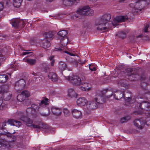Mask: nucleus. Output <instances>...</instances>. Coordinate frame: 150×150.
<instances>
[{"instance_id":"2f4dec72","label":"nucleus","mask_w":150,"mask_h":150,"mask_svg":"<svg viewBox=\"0 0 150 150\" xmlns=\"http://www.w3.org/2000/svg\"><path fill=\"white\" fill-rule=\"evenodd\" d=\"M7 51V50L6 47H4L0 51V59L2 60H4L5 58L4 56L6 54Z\"/></svg>"},{"instance_id":"6e6552de","label":"nucleus","mask_w":150,"mask_h":150,"mask_svg":"<svg viewBox=\"0 0 150 150\" xmlns=\"http://www.w3.org/2000/svg\"><path fill=\"white\" fill-rule=\"evenodd\" d=\"M99 105L97 101H95L94 98L93 100H91L89 101V105H87V107H88V111L89 110L96 109H97Z\"/></svg>"},{"instance_id":"49530a36","label":"nucleus","mask_w":150,"mask_h":150,"mask_svg":"<svg viewBox=\"0 0 150 150\" xmlns=\"http://www.w3.org/2000/svg\"><path fill=\"white\" fill-rule=\"evenodd\" d=\"M129 6L132 8V11L134 13H138L140 12L139 9H137V7L135 6V4L134 5L132 3L129 4Z\"/></svg>"},{"instance_id":"603ef678","label":"nucleus","mask_w":150,"mask_h":150,"mask_svg":"<svg viewBox=\"0 0 150 150\" xmlns=\"http://www.w3.org/2000/svg\"><path fill=\"white\" fill-rule=\"evenodd\" d=\"M25 96H23L21 93L20 94L18 95L17 96V99L20 102L22 101L23 100H25Z\"/></svg>"},{"instance_id":"338daca9","label":"nucleus","mask_w":150,"mask_h":150,"mask_svg":"<svg viewBox=\"0 0 150 150\" xmlns=\"http://www.w3.org/2000/svg\"><path fill=\"white\" fill-rule=\"evenodd\" d=\"M4 4H5V6L6 8L8 7L10 5V3L9 1H5L4 2Z\"/></svg>"},{"instance_id":"39448f33","label":"nucleus","mask_w":150,"mask_h":150,"mask_svg":"<svg viewBox=\"0 0 150 150\" xmlns=\"http://www.w3.org/2000/svg\"><path fill=\"white\" fill-rule=\"evenodd\" d=\"M11 23L12 26L16 28L18 27L23 28L25 25V23L23 20L18 19L13 20L11 21Z\"/></svg>"},{"instance_id":"b1692460","label":"nucleus","mask_w":150,"mask_h":150,"mask_svg":"<svg viewBox=\"0 0 150 150\" xmlns=\"http://www.w3.org/2000/svg\"><path fill=\"white\" fill-rule=\"evenodd\" d=\"M51 110L53 114L56 116H59L62 113V110L60 108H52Z\"/></svg>"},{"instance_id":"cd10ccee","label":"nucleus","mask_w":150,"mask_h":150,"mask_svg":"<svg viewBox=\"0 0 150 150\" xmlns=\"http://www.w3.org/2000/svg\"><path fill=\"white\" fill-rule=\"evenodd\" d=\"M61 44L64 47L66 46L68 42H69L68 39L67 37L61 38L60 39Z\"/></svg>"},{"instance_id":"dca6fc26","label":"nucleus","mask_w":150,"mask_h":150,"mask_svg":"<svg viewBox=\"0 0 150 150\" xmlns=\"http://www.w3.org/2000/svg\"><path fill=\"white\" fill-rule=\"evenodd\" d=\"M77 103L80 106L85 105L88 103V101L84 98H79L77 100Z\"/></svg>"},{"instance_id":"4c0bfd02","label":"nucleus","mask_w":150,"mask_h":150,"mask_svg":"<svg viewBox=\"0 0 150 150\" xmlns=\"http://www.w3.org/2000/svg\"><path fill=\"white\" fill-rule=\"evenodd\" d=\"M0 145L1 146L8 147L9 146L8 142L4 139L1 138L0 139Z\"/></svg>"},{"instance_id":"9d476101","label":"nucleus","mask_w":150,"mask_h":150,"mask_svg":"<svg viewBox=\"0 0 150 150\" xmlns=\"http://www.w3.org/2000/svg\"><path fill=\"white\" fill-rule=\"evenodd\" d=\"M127 20L125 19V16H117L113 20V21L115 25H117V24L119 23L122 22H125L127 21Z\"/></svg>"},{"instance_id":"423d86ee","label":"nucleus","mask_w":150,"mask_h":150,"mask_svg":"<svg viewBox=\"0 0 150 150\" xmlns=\"http://www.w3.org/2000/svg\"><path fill=\"white\" fill-rule=\"evenodd\" d=\"M73 85L76 86H79L81 84V80L78 76L73 75L71 76L69 81Z\"/></svg>"},{"instance_id":"473e14b6","label":"nucleus","mask_w":150,"mask_h":150,"mask_svg":"<svg viewBox=\"0 0 150 150\" xmlns=\"http://www.w3.org/2000/svg\"><path fill=\"white\" fill-rule=\"evenodd\" d=\"M68 95L71 98H76L77 94L73 89L70 88L69 90Z\"/></svg>"},{"instance_id":"2eb2a0df","label":"nucleus","mask_w":150,"mask_h":150,"mask_svg":"<svg viewBox=\"0 0 150 150\" xmlns=\"http://www.w3.org/2000/svg\"><path fill=\"white\" fill-rule=\"evenodd\" d=\"M71 113L73 117L76 119L80 118L82 116L81 111L75 109H73L72 110Z\"/></svg>"},{"instance_id":"37998d69","label":"nucleus","mask_w":150,"mask_h":150,"mask_svg":"<svg viewBox=\"0 0 150 150\" xmlns=\"http://www.w3.org/2000/svg\"><path fill=\"white\" fill-rule=\"evenodd\" d=\"M104 23L100 21L99 23H98V26L97 27V29L100 31H105L103 27V26H104Z\"/></svg>"},{"instance_id":"4468645a","label":"nucleus","mask_w":150,"mask_h":150,"mask_svg":"<svg viewBox=\"0 0 150 150\" xmlns=\"http://www.w3.org/2000/svg\"><path fill=\"white\" fill-rule=\"evenodd\" d=\"M44 123L42 122L39 121L37 122L35 124H33L32 126L34 129H40V130L42 129V128H45L46 126H43Z\"/></svg>"},{"instance_id":"e2e57ef3","label":"nucleus","mask_w":150,"mask_h":150,"mask_svg":"<svg viewBox=\"0 0 150 150\" xmlns=\"http://www.w3.org/2000/svg\"><path fill=\"white\" fill-rule=\"evenodd\" d=\"M89 68L92 71H95L96 70V67H93V65L92 64L89 65Z\"/></svg>"},{"instance_id":"7ed1b4c3","label":"nucleus","mask_w":150,"mask_h":150,"mask_svg":"<svg viewBox=\"0 0 150 150\" xmlns=\"http://www.w3.org/2000/svg\"><path fill=\"white\" fill-rule=\"evenodd\" d=\"M150 2V0H138L135 3V6L137 9H139L140 12Z\"/></svg>"},{"instance_id":"052dcab7","label":"nucleus","mask_w":150,"mask_h":150,"mask_svg":"<svg viewBox=\"0 0 150 150\" xmlns=\"http://www.w3.org/2000/svg\"><path fill=\"white\" fill-rule=\"evenodd\" d=\"M68 61L70 63H72L76 67H77L78 64V62L75 59H73L72 61H71L69 59Z\"/></svg>"},{"instance_id":"7c9ffc66","label":"nucleus","mask_w":150,"mask_h":150,"mask_svg":"<svg viewBox=\"0 0 150 150\" xmlns=\"http://www.w3.org/2000/svg\"><path fill=\"white\" fill-rule=\"evenodd\" d=\"M9 86L8 85H3L0 87V91L3 93L8 92Z\"/></svg>"},{"instance_id":"c756f323","label":"nucleus","mask_w":150,"mask_h":150,"mask_svg":"<svg viewBox=\"0 0 150 150\" xmlns=\"http://www.w3.org/2000/svg\"><path fill=\"white\" fill-rule=\"evenodd\" d=\"M55 50L56 51H59L61 52H64L66 53H67L69 54V55L72 56H75V55L73 54L71 52H69L68 51H65L64 50L63 48L62 47H61V48L59 47H55Z\"/></svg>"},{"instance_id":"4d7b16f0","label":"nucleus","mask_w":150,"mask_h":150,"mask_svg":"<svg viewBox=\"0 0 150 150\" xmlns=\"http://www.w3.org/2000/svg\"><path fill=\"white\" fill-rule=\"evenodd\" d=\"M43 126H45L47 127H45V128H42V129H45V132H49V133H50V132H51L52 129L50 127H49L47 125H46V124H45L44 123V124Z\"/></svg>"},{"instance_id":"1a4fd4ad","label":"nucleus","mask_w":150,"mask_h":150,"mask_svg":"<svg viewBox=\"0 0 150 150\" xmlns=\"http://www.w3.org/2000/svg\"><path fill=\"white\" fill-rule=\"evenodd\" d=\"M140 108L143 110H150V103L146 101H143L140 103L139 105Z\"/></svg>"},{"instance_id":"f8f14e48","label":"nucleus","mask_w":150,"mask_h":150,"mask_svg":"<svg viewBox=\"0 0 150 150\" xmlns=\"http://www.w3.org/2000/svg\"><path fill=\"white\" fill-rule=\"evenodd\" d=\"M141 83L140 86L143 89H145L147 85L146 80H147V77L145 75H143L141 76Z\"/></svg>"},{"instance_id":"6e6d98bb","label":"nucleus","mask_w":150,"mask_h":150,"mask_svg":"<svg viewBox=\"0 0 150 150\" xmlns=\"http://www.w3.org/2000/svg\"><path fill=\"white\" fill-rule=\"evenodd\" d=\"M116 36H118L120 38H123L126 37V34L125 32H121L118 33L116 35Z\"/></svg>"},{"instance_id":"de8ad7c7","label":"nucleus","mask_w":150,"mask_h":150,"mask_svg":"<svg viewBox=\"0 0 150 150\" xmlns=\"http://www.w3.org/2000/svg\"><path fill=\"white\" fill-rule=\"evenodd\" d=\"M42 68L44 69V71L45 72L47 71L50 69L49 66L46 63H42Z\"/></svg>"},{"instance_id":"a18cd8bd","label":"nucleus","mask_w":150,"mask_h":150,"mask_svg":"<svg viewBox=\"0 0 150 150\" xmlns=\"http://www.w3.org/2000/svg\"><path fill=\"white\" fill-rule=\"evenodd\" d=\"M25 60L30 65H34L36 62V60L35 59H27Z\"/></svg>"},{"instance_id":"6ab92c4d","label":"nucleus","mask_w":150,"mask_h":150,"mask_svg":"<svg viewBox=\"0 0 150 150\" xmlns=\"http://www.w3.org/2000/svg\"><path fill=\"white\" fill-rule=\"evenodd\" d=\"M105 96H103L101 95H97L96 97L94 98V100L95 101H97V103H98L99 105L101 104H103L105 102V100L104 98Z\"/></svg>"},{"instance_id":"a211bd4d","label":"nucleus","mask_w":150,"mask_h":150,"mask_svg":"<svg viewBox=\"0 0 150 150\" xmlns=\"http://www.w3.org/2000/svg\"><path fill=\"white\" fill-rule=\"evenodd\" d=\"M104 26H103V29H105V30H108L112 27L115 26V25L114 21H109L108 22L104 23Z\"/></svg>"},{"instance_id":"0e129e2a","label":"nucleus","mask_w":150,"mask_h":150,"mask_svg":"<svg viewBox=\"0 0 150 150\" xmlns=\"http://www.w3.org/2000/svg\"><path fill=\"white\" fill-rule=\"evenodd\" d=\"M36 40L34 39H31L30 40V43L31 45H35L36 44Z\"/></svg>"},{"instance_id":"a19ab883","label":"nucleus","mask_w":150,"mask_h":150,"mask_svg":"<svg viewBox=\"0 0 150 150\" xmlns=\"http://www.w3.org/2000/svg\"><path fill=\"white\" fill-rule=\"evenodd\" d=\"M22 1L23 0H13V5L15 7L19 8L20 6Z\"/></svg>"},{"instance_id":"8fccbe9b","label":"nucleus","mask_w":150,"mask_h":150,"mask_svg":"<svg viewBox=\"0 0 150 150\" xmlns=\"http://www.w3.org/2000/svg\"><path fill=\"white\" fill-rule=\"evenodd\" d=\"M21 93L23 96H25V98L27 97H28L30 96V93L27 90H24Z\"/></svg>"},{"instance_id":"e433bc0d","label":"nucleus","mask_w":150,"mask_h":150,"mask_svg":"<svg viewBox=\"0 0 150 150\" xmlns=\"http://www.w3.org/2000/svg\"><path fill=\"white\" fill-rule=\"evenodd\" d=\"M8 76L5 74L0 75V83H4L7 81Z\"/></svg>"},{"instance_id":"c9c22d12","label":"nucleus","mask_w":150,"mask_h":150,"mask_svg":"<svg viewBox=\"0 0 150 150\" xmlns=\"http://www.w3.org/2000/svg\"><path fill=\"white\" fill-rule=\"evenodd\" d=\"M68 32L67 30H63L59 31L57 33L58 35L60 36L61 38L67 37L66 35L68 34Z\"/></svg>"},{"instance_id":"58836bf2","label":"nucleus","mask_w":150,"mask_h":150,"mask_svg":"<svg viewBox=\"0 0 150 150\" xmlns=\"http://www.w3.org/2000/svg\"><path fill=\"white\" fill-rule=\"evenodd\" d=\"M143 36L142 35H140L137 36H132L129 37V40L130 41L132 42H134L138 40V38H141Z\"/></svg>"},{"instance_id":"ea45409f","label":"nucleus","mask_w":150,"mask_h":150,"mask_svg":"<svg viewBox=\"0 0 150 150\" xmlns=\"http://www.w3.org/2000/svg\"><path fill=\"white\" fill-rule=\"evenodd\" d=\"M71 71H68V70H67L65 71L64 72V74H64V76L66 78V79L68 80L69 81V79H70L71 76H70L71 74Z\"/></svg>"},{"instance_id":"ddd939ff","label":"nucleus","mask_w":150,"mask_h":150,"mask_svg":"<svg viewBox=\"0 0 150 150\" xmlns=\"http://www.w3.org/2000/svg\"><path fill=\"white\" fill-rule=\"evenodd\" d=\"M6 123L8 124H10L13 126H16L18 127H20L21 125V123L20 122L13 119H8L6 121Z\"/></svg>"},{"instance_id":"4be33fe9","label":"nucleus","mask_w":150,"mask_h":150,"mask_svg":"<svg viewBox=\"0 0 150 150\" xmlns=\"http://www.w3.org/2000/svg\"><path fill=\"white\" fill-rule=\"evenodd\" d=\"M31 108V109L35 110L36 111L39 112L42 115L47 116L46 114L42 113L40 111V109L41 108L39 106H37L35 104H33L30 108Z\"/></svg>"},{"instance_id":"79ce46f5","label":"nucleus","mask_w":150,"mask_h":150,"mask_svg":"<svg viewBox=\"0 0 150 150\" xmlns=\"http://www.w3.org/2000/svg\"><path fill=\"white\" fill-rule=\"evenodd\" d=\"M66 64L63 62H60L59 65V68L61 71H63L66 68Z\"/></svg>"},{"instance_id":"69168bd1","label":"nucleus","mask_w":150,"mask_h":150,"mask_svg":"<svg viewBox=\"0 0 150 150\" xmlns=\"http://www.w3.org/2000/svg\"><path fill=\"white\" fill-rule=\"evenodd\" d=\"M141 35H143V36H142V39L143 40H147L149 39V37L147 35L146 36V35H145V36H144L143 34H142Z\"/></svg>"},{"instance_id":"72a5a7b5","label":"nucleus","mask_w":150,"mask_h":150,"mask_svg":"<svg viewBox=\"0 0 150 150\" xmlns=\"http://www.w3.org/2000/svg\"><path fill=\"white\" fill-rule=\"evenodd\" d=\"M49 99L46 98H43V100L41 101L40 103H39V105L43 107L49 104Z\"/></svg>"},{"instance_id":"412c9836","label":"nucleus","mask_w":150,"mask_h":150,"mask_svg":"<svg viewBox=\"0 0 150 150\" xmlns=\"http://www.w3.org/2000/svg\"><path fill=\"white\" fill-rule=\"evenodd\" d=\"M40 44L41 46L45 49L49 47L51 45L50 41L46 39H45L42 40L40 42Z\"/></svg>"},{"instance_id":"a878e982","label":"nucleus","mask_w":150,"mask_h":150,"mask_svg":"<svg viewBox=\"0 0 150 150\" xmlns=\"http://www.w3.org/2000/svg\"><path fill=\"white\" fill-rule=\"evenodd\" d=\"M7 123L6 121H5L4 122L2 123L1 125H0V134L2 135L6 134H7L6 130V129L4 127V126H6V124Z\"/></svg>"},{"instance_id":"3c124183","label":"nucleus","mask_w":150,"mask_h":150,"mask_svg":"<svg viewBox=\"0 0 150 150\" xmlns=\"http://www.w3.org/2000/svg\"><path fill=\"white\" fill-rule=\"evenodd\" d=\"M130 117L129 116L124 117L121 118L120 120V122L121 123H123L127 122L128 120H130Z\"/></svg>"},{"instance_id":"aec40b11","label":"nucleus","mask_w":150,"mask_h":150,"mask_svg":"<svg viewBox=\"0 0 150 150\" xmlns=\"http://www.w3.org/2000/svg\"><path fill=\"white\" fill-rule=\"evenodd\" d=\"M83 85V86L80 87L81 89L83 91H87L91 90L92 88L90 84L86 82L83 83L82 82L81 84Z\"/></svg>"},{"instance_id":"9b49d317","label":"nucleus","mask_w":150,"mask_h":150,"mask_svg":"<svg viewBox=\"0 0 150 150\" xmlns=\"http://www.w3.org/2000/svg\"><path fill=\"white\" fill-rule=\"evenodd\" d=\"M101 94L103 96H105V98H108L112 96L113 94V91L112 90L107 89L102 91Z\"/></svg>"},{"instance_id":"f03ea898","label":"nucleus","mask_w":150,"mask_h":150,"mask_svg":"<svg viewBox=\"0 0 150 150\" xmlns=\"http://www.w3.org/2000/svg\"><path fill=\"white\" fill-rule=\"evenodd\" d=\"M17 117L21 120L26 123V125L28 127H32L33 123V121L25 116L24 114L21 112L18 113Z\"/></svg>"},{"instance_id":"c85d7f7f","label":"nucleus","mask_w":150,"mask_h":150,"mask_svg":"<svg viewBox=\"0 0 150 150\" xmlns=\"http://www.w3.org/2000/svg\"><path fill=\"white\" fill-rule=\"evenodd\" d=\"M121 68V67H118L116 69L118 71H117V73L118 72H122V73L123 72L124 73H125L128 76V74H131V71L132 70V68H127L126 69H125V71H121L120 69Z\"/></svg>"},{"instance_id":"f3484780","label":"nucleus","mask_w":150,"mask_h":150,"mask_svg":"<svg viewBox=\"0 0 150 150\" xmlns=\"http://www.w3.org/2000/svg\"><path fill=\"white\" fill-rule=\"evenodd\" d=\"M48 77L49 79L53 82L57 81L58 80V77L57 74L53 72H49Z\"/></svg>"},{"instance_id":"20e7f679","label":"nucleus","mask_w":150,"mask_h":150,"mask_svg":"<svg viewBox=\"0 0 150 150\" xmlns=\"http://www.w3.org/2000/svg\"><path fill=\"white\" fill-rule=\"evenodd\" d=\"M26 84V81L24 79H21L15 82V88L16 90L20 91L25 88Z\"/></svg>"},{"instance_id":"0eeeda50","label":"nucleus","mask_w":150,"mask_h":150,"mask_svg":"<svg viewBox=\"0 0 150 150\" xmlns=\"http://www.w3.org/2000/svg\"><path fill=\"white\" fill-rule=\"evenodd\" d=\"M147 121L144 120L142 118L135 119L134 122V125L136 127L140 129H142L145 124V122H147Z\"/></svg>"},{"instance_id":"393cba45","label":"nucleus","mask_w":150,"mask_h":150,"mask_svg":"<svg viewBox=\"0 0 150 150\" xmlns=\"http://www.w3.org/2000/svg\"><path fill=\"white\" fill-rule=\"evenodd\" d=\"M115 98L116 100H119L124 97L125 98L124 96V93L121 91H118L116 92L114 95Z\"/></svg>"},{"instance_id":"f257e3e1","label":"nucleus","mask_w":150,"mask_h":150,"mask_svg":"<svg viewBox=\"0 0 150 150\" xmlns=\"http://www.w3.org/2000/svg\"><path fill=\"white\" fill-rule=\"evenodd\" d=\"M94 13L93 10L90 8L89 6H86L80 8L74 14L71 15V18L74 20L81 19L86 16H91Z\"/></svg>"},{"instance_id":"864d4df0","label":"nucleus","mask_w":150,"mask_h":150,"mask_svg":"<svg viewBox=\"0 0 150 150\" xmlns=\"http://www.w3.org/2000/svg\"><path fill=\"white\" fill-rule=\"evenodd\" d=\"M83 25L85 28H90L91 27L90 22L87 21H85L83 22Z\"/></svg>"},{"instance_id":"13d9d810","label":"nucleus","mask_w":150,"mask_h":150,"mask_svg":"<svg viewBox=\"0 0 150 150\" xmlns=\"http://www.w3.org/2000/svg\"><path fill=\"white\" fill-rule=\"evenodd\" d=\"M62 1L63 4L66 6H71V4L69 0H63Z\"/></svg>"},{"instance_id":"bb28decb","label":"nucleus","mask_w":150,"mask_h":150,"mask_svg":"<svg viewBox=\"0 0 150 150\" xmlns=\"http://www.w3.org/2000/svg\"><path fill=\"white\" fill-rule=\"evenodd\" d=\"M38 111L31 109V108H27L26 112L28 115H31L35 117L37 116Z\"/></svg>"},{"instance_id":"5701e85b","label":"nucleus","mask_w":150,"mask_h":150,"mask_svg":"<svg viewBox=\"0 0 150 150\" xmlns=\"http://www.w3.org/2000/svg\"><path fill=\"white\" fill-rule=\"evenodd\" d=\"M111 16L109 14H106L103 15L101 18L100 21L103 23L109 22L111 18Z\"/></svg>"},{"instance_id":"09e8293b","label":"nucleus","mask_w":150,"mask_h":150,"mask_svg":"<svg viewBox=\"0 0 150 150\" xmlns=\"http://www.w3.org/2000/svg\"><path fill=\"white\" fill-rule=\"evenodd\" d=\"M63 112L64 115L65 117H68L69 116L70 114L71 113L69 110L67 108H64L63 110Z\"/></svg>"},{"instance_id":"5fc2aeb1","label":"nucleus","mask_w":150,"mask_h":150,"mask_svg":"<svg viewBox=\"0 0 150 150\" xmlns=\"http://www.w3.org/2000/svg\"><path fill=\"white\" fill-rule=\"evenodd\" d=\"M128 79L131 81H134L136 80V78H137L138 76H135L134 74H128Z\"/></svg>"},{"instance_id":"bf43d9fd","label":"nucleus","mask_w":150,"mask_h":150,"mask_svg":"<svg viewBox=\"0 0 150 150\" xmlns=\"http://www.w3.org/2000/svg\"><path fill=\"white\" fill-rule=\"evenodd\" d=\"M132 70L131 71V74H134L135 76H138V74L139 70L136 68H132Z\"/></svg>"},{"instance_id":"c03bdc74","label":"nucleus","mask_w":150,"mask_h":150,"mask_svg":"<svg viewBox=\"0 0 150 150\" xmlns=\"http://www.w3.org/2000/svg\"><path fill=\"white\" fill-rule=\"evenodd\" d=\"M43 36L46 38H51L53 37V34L52 32L50 31L48 32L45 33L43 34Z\"/></svg>"},{"instance_id":"f704fd0d","label":"nucleus","mask_w":150,"mask_h":150,"mask_svg":"<svg viewBox=\"0 0 150 150\" xmlns=\"http://www.w3.org/2000/svg\"><path fill=\"white\" fill-rule=\"evenodd\" d=\"M12 96V94L8 92L4 93L2 95V98L6 101H8L10 99Z\"/></svg>"},{"instance_id":"680f3d73","label":"nucleus","mask_w":150,"mask_h":150,"mask_svg":"<svg viewBox=\"0 0 150 150\" xmlns=\"http://www.w3.org/2000/svg\"><path fill=\"white\" fill-rule=\"evenodd\" d=\"M133 15V14L132 13H128L125 16V19H126L127 20L129 18H130L131 16Z\"/></svg>"},{"instance_id":"774afa93","label":"nucleus","mask_w":150,"mask_h":150,"mask_svg":"<svg viewBox=\"0 0 150 150\" xmlns=\"http://www.w3.org/2000/svg\"><path fill=\"white\" fill-rule=\"evenodd\" d=\"M119 83L120 84V85L123 87H126L127 86L126 84L124 82H119Z\"/></svg>"}]
</instances>
